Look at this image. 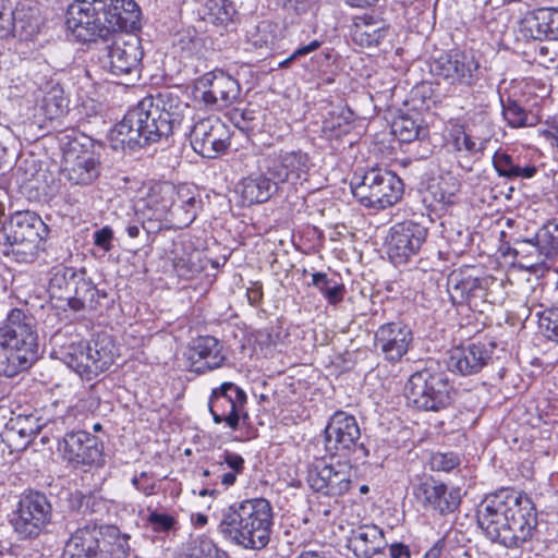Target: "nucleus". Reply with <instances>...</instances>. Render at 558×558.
Listing matches in <instances>:
<instances>
[{"label":"nucleus","instance_id":"72a5a7b5","mask_svg":"<svg viewBox=\"0 0 558 558\" xmlns=\"http://www.w3.org/2000/svg\"><path fill=\"white\" fill-rule=\"evenodd\" d=\"M76 284L74 286L69 307L74 312L95 311L100 304V298H106V293H100L86 270L82 268Z\"/></svg>","mask_w":558,"mask_h":558},{"label":"nucleus","instance_id":"338daca9","mask_svg":"<svg viewBox=\"0 0 558 558\" xmlns=\"http://www.w3.org/2000/svg\"><path fill=\"white\" fill-rule=\"evenodd\" d=\"M543 135L547 142L558 150V121H554L549 124L548 128L543 131Z\"/></svg>","mask_w":558,"mask_h":558},{"label":"nucleus","instance_id":"4c0bfd02","mask_svg":"<svg viewBox=\"0 0 558 558\" xmlns=\"http://www.w3.org/2000/svg\"><path fill=\"white\" fill-rule=\"evenodd\" d=\"M511 251L514 256L525 263L526 268H549L547 262L543 260V254H541V250L536 245L534 235L532 238H513Z\"/></svg>","mask_w":558,"mask_h":558},{"label":"nucleus","instance_id":"c03bdc74","mask_svg":"<svg viewBox=\"0 0 558 558\" xmlns=\"http://www.w3.org/2000/svg\"><path fill=\"white\" fill-rule=\"evenodd\" d=\"M312 284L316 287L330 304H338L342 301L345 287L335 278H329L324 272L312 275Z\"/></svg>","mask_w":558,"mask_h":558},{"label":"nucleus","instance_id":"f8f14e48","mask_svg":"<svg viewBox=\"0 0 558 558\" xmlns=\"http://www.w3.org/2000/svg\"><path fill=\"white\" fill-rule=\"evenodd\" d=\"M474 267L452 270L447 278V290L453 304H465L473 311L484 312L492 304L489 287L495 279L477 276Z\"/></svg>","mask_w":558,"mask_h":558},{"label":"nucleus","instance_id":"58836bf2","mask_svg":"<svg viewBox=\"0 0 558 558\" xmlns=\"http://www.w3.org/2000/svg\"><path fill=\"white\" fill-rule=\"evenodd\" d=\"M460 181L450 172L439 175L428 185L434 201L441 205H452L460 191Z\"/></svg>","mask_w":558,"mask_h":558},{"label":"nucleus","instance_id":"ddd939ff","mask_svg":"<svg viewBox=\"0 0 558 558\" xmlns=\"http://www.w3.org/2000/svg\"><path fill=\"white\" fill-rule=\"evenodd\" d=\"M92 138L75 137L68 142L64 151L61 173L74 185H89L100 174V162L95 157Z\"/></svg>","mask_w":558,"mask_h":558},{"label":"nucleus","instance_id":"393cba45","mask_svg":"<svg viewBox=\"0 0 558 558\" xmlns=\"http://www.w3.org/2000/svg\"><path fill=\"white\" fill-rule=\"evenodd\" d=\"M265 161L271 169L268 173L274 174L279 184L306 180L311 168L310 156L302 150L280 151L276 158Z\"/></svg>","mask_w":558,"mask_h":558},{"label":"nucleus","instance_id":"e433bc0d","mask_svg":"<svg viewBox=\"0 0 558 558\" xmlns=\"http://www.w3.org/2000/svg\"><path fill=\"white\" fill-rule=\"evenodd\" d=\"M44 241L31 239H4V254L21 264H32L43 250Z\"/></svg>","mask_w":558,"mask_h":558},{"label":"nucleus","instance_id":"f3484780","mask_svg":"<svg viewBox=\"0 0 558 558\" xmlns=\"http://www.w3.org/2000/svg\"><path fill=\"white\" fill-rule=\"evenodd\" d=\"M193 149L205 158H216L230 146V131L217 117L197 121L190 130Z\"/></svg>","mask_w":558,"mask_h":558},{"label":"nucleus","instance_id":"c9c22d12","mask_svg":"<svg viewBox=\"0 0 558 558\" xmlns=\"http://www.w3.org/2000/svg\"><path fill=\"white\" fill-rule=\"evenodd\" d=\"M68 109V100L64 97V90L58 83L49 82L43 89L38 110L41 111L48 120L57 119L63 116Z\"/></svg>","mask_w":558,"mask_h":558},{"label":"nucleus","instance_id":"cd10ccee","mask_svg":"<svg viewBox=\"0 0 558 558\" xmlns=\"http://www.w3.org/2000/svg\"><path fill=\"white\" fill-rule=\"evenodd\" d=\"M271 171L268 163L259 166L257 172L251 173L241 182V196L243 202L248 205L260 204L267 202L279 190V183Z\"/></svg>","mask_w":558,"mask_h":558},{"label":"nucleus","instance_id":"473e14b6","mask_svg":"<svg viewBox=\"0 0 558 558\" xmlns=\"http://www.w3.org/2000/svg\"><path fill=\"white\" fill-rule=\"evenodd\" d=\"M389 28L383 20L363 15L354 20L351 36L363 48L377 47L388 35Z\"/></svg>","mask_w":558,"mask_h":558},{"label":"nucleus","instance_id":"4468645a","mask_svg":"<svg viewBox=\"0 0 558 558\" xmlns=\"http://www.w3.org/2000/svg\"><path fill=\"white\" fill-rule=\"evenodd\" d=\"M306 480L314 492L337 500L351 489L352 465L349 461L316 460L310 465Z\"/></svg>","mask_w":558,"mask_h":558},{"label":"nucleus","instance_id":"49530a36","mask_svg":"<svg viewBox=\"0 0 558 558\" xmlns=\"http://www.w3.org/2000/svg\"><path fill=\"white\" fill-rule=\"evenodd\" d=\"M393 134L399 141L404 143H411L426 135V130L422 128L414 119L408 116H401L397 118L392 125Z\"/></svg>","mask_w":558,"mask_h":558},{"label":"nucleus","instance_id":"680f3d73","mask_svg":"<svg viewBox=\"0 0 558 558\" xmlns=\"http://www.w3.org/2000/svg\"><path fill=\"white\" fill-rule=\"evenodd\" d=\"M191 551L198 557L213 558L217 554L218 548L211 541L203 538L198 541V544Z\"/></svg>","mask_w":558,"mask_h":558},{"label":"nucleus","instance_id":"2eb2a0df","mask_svg":"<svg viewBox=\"0 0 558 558\" xmlns=\"http://www.w3.org/2000/svg\"><path fill=\"white\" fill-rule=\"evenodd\" d=\"M427 236V229L413 220L393 225L386 238L389 259L395 265L407 264L416 256Z\"/></svg>","mask_w":558,"mask_h":558},{"label":"nucleus","instance_id":"f257e3e1","mask_svg":"<svg viewBox=\"0 0 558 558\" xmlns=\"http://www.w3.org/2000/svg\"><path fill=\"white\" fill-rule=\"evenodd\" d=\"M141 10L134 0H75L68 9V27L83 41L106 39L117 32L140 29ZM140 37L119 35L100 58L101 68L113 76L137 73L143 59Z\"/></svg>","mask_w":558,"mask_h":558},{"label":"nucleus","instance_id":"0eeeda50","mask_svg":"<svg viewBox=\"0 0 558 558\" xmlns=\"http://www.w3.org/2000/svg\"><path fill=\"white\" fill-rule=\"evenodd\" d=\"M130 536L116 526L104 527L86 523L70 532L63 558H128Z\"/></svg>","mask_w":558,"mask_h":558},{"label":"nucleus","instance_id":"423d86ee","mask_svg":"<svg viewBox=\"0 0 558 558\" xmlns=\"http://www.w3.org/2000/svg\"><path fill=\"white\" fill-rule=\"evenodd\" d=\"M172 133L151 98L144 97L111 130L112 141L130 149L168 138Z\"/></svg>","mask_w":558,"mask_h":558},{"label":"nucleus","instance_id":"0e129e2a","mask_svg":"<svg viewBox=\"0 0 558 558\" xmlns=\"http://www.w3.org/2000/svg\"><path fill=\"white\" fill-rule=\"evenodd\" d=\"M223 461L233 472L238 474L241 473L244 469V459L238 453L225 452Z\"/></svg>","mask_w":558,"mask_h":558},{"label":"nucleus","instance_id":"8fccbe9b","mask_svg":"<svg viewBox=\"0 0 558 558\" xmlns=\"http://www.w3.org/2000/svg\"><path fill=\"white\" fill-rule=\"evenodd\" d=\"M199 254L182 253L175 254L173 258V268L179 277L191 278L198 274L203 266L199 264Z\"/></svg>","mask_w":558,"mask_h":558},{"label":"nucleus","instance_id":"774afa93","mask_svg":"<svg viewBox=\"0 0 558 558\" xmlns=\"http://www.w3.org/2000/svg\"><path fill=\"white\" fill-rule=\"evenodd\" d=\"M389 550L391 558H410V549L404 544H392Z\"/></svg>","mask_w":558,"mask_h":558},{"label":"nucleus","instance_id":"052dcab7","mask_svg":"<svg viewBox=\"0 0 558 558\" xmlns=\"http://www.w3.org/2000/svg\"><path fill=\"white\" fill-rule=\"evenodd\" d=\"M113 239V231L110 227L106 226L94 233V244L106 252L112 247L111 241Z\"/></svg>","mask_w":558,"mask_h":558},{"label":"nucleus","instance_id":"9d476101","mask_svg":"<svg viewBox=\"0 0 558 558\" xmlns=\"http://www.w3.org/2000/svg\"><path fill=\"white\" fill-rule=\"evenodd\" d=\"M52 506L47 496L31 490L22 495L11 524L20 539H35L51 523Z\"/></svg>","mask_w":558,"mask_h":558},{"label":"nucleus","instance_id":"9b49d317","mask_svg":"<svg viewBox=\"0 0 558 558\" xmlns=\"http://www.w3.org/2000/svg\"><path fill=\"white\" fill-rule=\"evenodd\" d=\"M361 429L356 418L343 411L336 412L325 428V448L331 456L355 461L366 458L368 450L359 442Z\"/></svg>","mask_w":558,"mask_h":558},{"label":"nucleus","instance_id":"7c9ffc66","mask_svg":"<svg viewBox=\"0 0 558 558\" xmlns=\"http://www.w3.org/2000/svg\"><path fill=\"white\" fill-rule=\"evenodd\" d=\"M48 423L49 420L39 416L37 411L20 413L7 423L4 437L10 446H13L19 437L21 442L17 446L25 448L44 427H47ZM14 446L16 447V444Z\"/></svg>","mask_w":558,"mask_h":558},{"label":"nucleus","instance_id":"5701e85b","mask_svg":"<svg viewBox=\"0 0 558 558\" xmlns=\"http://www.w3.org/2000/svg\"><path fill=\"white\" fill-rule=\"evenodd\" d=\"M166 206L171 207V219L179 228L189 227L202 208L199 194L189 185L165 184Z\"/></svg>","mask_w":558,"mask_h":558},{"label":"nucleus","instance_id":"4d7b16f0","mask_svg":"<svg viewBox=\"0 0 558 558\" xmlns=\"http://www.w3.org/2000/svg\"><path fill=\"white\" fill-rule=\"evenodd\" d=\"M507 16V11L501 8H494L492 3L487 1L478 17L483 24L490 31H494V24H497L500 20H505Z\"/></svg>","mask_w":558,"mask_h":558},{"label":"nucleus","instance_id":"79ce46f5","mask_svg":"<svg viewBox=\"0 0 558 558\" xmlns=\"http://www.w3.org/2000/svg\"><path fill=\"white\" fill-rule=\"evenodd\" d=\"M536 245L543 254V260L553 262L558 256V221L551 220L545 223L534 234Z\"/></svg>","mask_w":558,"mask_h":558},{"label":"nucleus","instance_id":"37998d69","mask_svg":"<svg viewBox=\"0 0 558 558\" xmlns=\"http://www.w3.org/2000/svg\"><path fill=\"white\" fill-rule=\"evenodd\" d=\"M502 116L511 128L532 126L536 123V117L527 112L517 100L511 97L500 96Z\"/></svg>","mask_w":558,"mask_h":558},{"label":"nucleus","instance_id":"b1692460","mask_svg":"<svg viewBox=\"0 0 558 558\" xmlns=\"http://www.w3.org/2000/svg\"><path fill=\"white\" fill-rule=\"evenodd\" d=\"M478 69V61L473 56L454 51L436 60L433 71L452 84L471 86L477 78Z\"/></svg>","mask_w":558,"mask_h":558},{"label":"nucleus","instance_id":"bf43d9fd","mask_svg":"<svg viewBox=\"0 0 558 558\" xmlns=\"http://www.w3.org/2000/svg\"><path fill=\"white\" fill-rule=\"evenodd\" d=\"M268 7L291 9L298 14L304 13L310 8V0H266Z\"/></svg>","mask_w":558,"mask_h":558},{"label":"nucleus","instance_id":"bb28decb","mask_svg":"<svg viewBox=\"0 0 558 558\" xmlns=\"http://www.w3.org/2000/svg\"><path fill=\"white\" fill-rule=\"evenodd\" d=\"M187 359L195 373L203 374L220 367L226 356L222 344L211 336H199L193 340L189 348Z\"/></svg>","mask_w":558,"mask_h":558},{"label":"nucleus","instance_id":"5fc2aeb1","mask_svg":"<svg viewBox=\"0 0 558 558\" xmlns=\"http://www.w3.org/2000/svg\"><path fill=\"white\" fill-rule=\"evenodd\" d=\"M165 184L149 196L148 204L154 208V218L156 220L168 219L171 214V207L166 206V196L163 195Z\"/></svg>","mask_w":558,"mask_h":558},{"label":"nucleus","instance_id":"f704fd0d","mask_svg":"<svg viewBox=\"0 0 558 558\" xmlns=\"http://www.w3.org/2000/svg\"><path fill=\"white\" fill-rule=\"evenodd\" d=\"M82 269L68 266H58L52 269L48 292L52 299L65 301L66 305L72 298L74 286Z\"/></svg>","mask_w":558,"mask_h":558},{"label":"nucleus","instance_id":"13d9d810","mask_svg":"<svg viewBox=\"0 0 558 558\" xmlns=\"http://www.w3.org/2000/svg\"><path fill=\"white\" fill-rule=\"evenodd\" d=\"M147 521L151 529L158 533L170 531L175 522L173 517L157 511H150Z\"/></svg>","mask_w":558,"mask_h":558},{"label":"nucleus","instance_id":"aec40b11","mask_svg":"<svg viewBox=\"0 0 558 558\" xmlns=\"http://www.w3.org/2000/svg\"><path fill=\"white\" fill-rule=\"evenodd\" d=\"M198 88H202V100L217 109H222L234 104L241 93L239 82L223 70L216 69L204 74L198 80Z\"/></svg>","mask_w":558,"mask_h":558},{"label":"nucleus","instance_id":"20e7f679","mask_svg":"<svg viewBox=\"0 0 558 558\" xmlns=\"http://www.w3.org/2000/svg\"><path fill=\"white\" fill-rule=\"evenodd\" d=\"M33 317L13 308L0 324V376L14 377L28 369L38 357Z\"/></svg>","mask_w":558,"mask_h":558},{"label":"nucleus","instance_id":"a211bd4d","mask_svg":"<svg viewBox=\"0 0 558 558\" xmlns=\"http://www.w3.org/2000/svg\"><path fill=\"white\" fill-rule=\"evenodd\" d=\"M414 496L424 509L440 515L454 512L461 504L459 487H449L433 476L423 478L415 486Z\"/></svg>","mask_w":558,"mask_h":558},{"label":"nucleus","instance_id":"69168bd1","mask_svg":"<svg viewBox=\"0 0 558 558\" xmlns=\"http://www.w3.org/2000/svg\"><path fill=\"white\" fill-rule=\"evenodd\" d=\"M246 295L248 302L252 305H257L263 299V288L258 282H254L250 288H247Z\"/></svg>","mask_w":558,"mask_h":558},{"label":"nucleus","instance_id":"a878e982","mask_svg":"<svg viewBox=\"0 0 558 558\" xmlns=\"http://www.w3.org/2000/svg\"><path fill=\"white\" fill-rule=\"evenodd\" d=\"M519 33L526 39L558 40V8H539L520 21Z\"/></svg>","mask_w":558,"mask_h":558},{"label":"nucleus","instance_id":"c85d7f7f","mask_svg":"<svg viewBox=\"0 0 558 558\" xmlns=\"http://www.w3.org/2000/svg\"><path fill=\"white\" fill-rule=\"evenodd\" d=\"M48 227L34 211H16L2 228L4 239H31L44 241L48 235Z\"/></svg>","mask_w":558,"mask_h":558},{"label":"nucleus","instance_id":"6e6552de","mask_svg":"<svg viewBox=\"0 0 558 558\" xmlns=\"http://www.w3.org/2000/svg\"><path fill=\"white\" fill-rule=\"evenodd\" d=\"M452 386L440 366L432 362L413 373L404 389L408 403L423 411L438 412L451 403Z\"/></svg>","mask_w":558,"mask_h":558},{"label":"nucleus","instance_id":"4be33fe9","mask_svg":"<svg viewBox=\"0 0 558 558\" xmlns=\"http://www.w3.org/2000/svg\"><path fill=\"white\" fill-rule=\"evenodd\" d=\"M413 341L411 328L402 322L383 324L375 331L374 347L384 359L397 363L408 353Z\"/></svg>","mask_w":558,"mask_h":558},{"label":"nucleus","instance_id":"412c9836","mask_svg":"<svg viewBox=\"0 0 558 558\" xmlns=\"http://www.w3.org/2000/svg\"><path fill=\"white\" fill-rule=\"evenodd\" d=\"M58 450L73 466L98 464L102 457V444L84 430L65 434Z\"/></svg>","mask_w":558,"mask_h":558},{"label":"nucleus","instance_id":"3c124183","mask_svg":"<svg viewBox=\"0 0 558 558\" xmlns=\"http://www.w3.org/2000/svg\"><path fill=\"white\" fill-rule=\"evenodd\" d=\"M11 36H15L14 9L7 0H0V39Z\"/></svg>","mask_w":558,"mask_h":558},{"label":"nucleus","instance_id":"a18cd8bd","mask_svg":"<svg viewBox=\"0 0 558 558\" xmlns=\"http://www.w3.org/2000/svg\"><path fill=\"white\" fill-rule=\"evenodd\" d=\"M207 19L218 25H228L236 15V9L230 0H208L206 3Z\"/></svg>","mask_w":558,"mask_h":558},{"label":"nucleus","instance_id":"7ed1b4c3","mask_svg":"<svg viewBox=\"0 0 558 558\" xmlns=\"http://www.w3.org/2000/svg\"><path fill=\"white\" fill-rule=\"evenodd\" d=\"M274 524L272 507L265 498L236 501L221 510L219 533L245 549L265 548Z\"/></svg>","mask_w":558,"mask_h":558},{"label":"nucleus","instance_id":"f03ea898","mask_svg":"<svg viewBox=\"0 0 558 558\" xmlns=\"http://www.w3.org/2000/svg\"><path fill=\"white\" fill-rule=\"evenodd\" d=\"M476 517L485 536L508 549L523 548L537 532L533 501L513 488L486 495L477 507Z\"/></svg>","mask_w":558,"mask_h":558},{"label":"nucleus","instance_id":"c756f323","mask_svg":"<svg viewBox=\"0 0 558 558\" xmlns=\"http://www.w3.org/2000/svg\"><path fill=\"white\" fill-rule=\"evenodd\" d=\"M385 547L384 531L375 524H365L353 529L348 541V548L356 558H373Z\"/></svg>","mask_w":558,"mask_h":558},{"label":"nucleus","instance_id":"2f4dec72","mask_svg":"<svg viewBox=\"0 0 558 558\" xmlns=\"http://www.w3.org/2000/svg\"><path fill=\"white\" fill-rule=\"evenodd\" d=\"M158 108L159 113L168 123L172 133H174L184 121L186 113L191 112L189 104L183 101L180 96L172 90H162L155 96H148Z\"/></svg>","mask_w":558,"mask_h":558},{"label":"nucleus","instance_id":"39448f33","mask_svg":"<svg viewBox=\"0 0 558 558\" xmlns=\"http://www.w3.org/2000/svg\"><path fill=\"white\" fill-rule=\"evenodd\" d=\"M51 341L53 354L85 380H93L109 369L116 359V345L108 335H98L90 341H63L56 333Z\"/></svg>","mask_w":558,"mask_h":558},{"label":"nucleus","instance_id":"6e6d98bb","mask_svg":"<svg viewBox=\"0 0 558 558\" xmlns=\"http://www.w3.org/2000/svg\"><path fill=\"white\" fill-rule=\"evenodd\" d=\"M545 44H539L536 48L538 62L546 68L554 65L558 60V40L547 39Z\"/></svg>","mask_w":558,"mask_h":558},{"label":"nucleus","instance_id":"864d4df0","mask_svg":"<svg viewBox=\"0 0 558 558\" xmlns=\"http://www.w3.org/2000/svg\"><path fill=\"white\" fill-rule=\"evenodd\" d=\"M459 462V457L454 452H436L430 457V468L437 472H450Z\"/></svg>","mask_w":558,"mask_h":558},{"label":"nucleus","instance_id":"a19ab883","mask_svg":"<svg viewBox=\"0 0 558 558\" xmlns=\"http://www.w3.org/2000/svg\"><path fill=\"white\" fill-rule=\"evenodd\" d=\"M493 165L496 171L500 177H506L508 179H517V178H525L530 179L534 177L537 169L535 166L526 165L521 166L517 162L512 156L502 153L496 151L493 156Z\"/></svg>","mask_w":558,"mask_h":558},{"label":"nucleus","instance_id":"de8ad7c7","mask_svg":"<svg viewBox=\"0 0 558 558\" xmlns=\"http://www.w3.org/2000/svg\"><path fill=\"white\" fill-rule=\"evenodd\" d=\"M452 137V145L456 150L472 155L483 151L488 143V138L474 136L471 132L462 129L456 130Z\"/></svg>","mask_w":558,"mask_h":558},{"label":"nucleus","instance_id":"dca6fc26","mask_svg":"<svg viewBox=\"0 0 558 558\" xmlns=\"http://www.w3.org/2000/svg\"><path fill=\"white\" fill-rule=\"evenodd\" d=\"M246 400L245 391L233 383H223L213 389L208 407L214 422H225L231 429L236 430L241 416L247 418V413L243 412Z\"/></svg>","mask_w":558,"mask_h":558},{"label":"nucleus","instance_id":"6ab92c4d","mask_svg":"<svg viewBox=\"0 0 558 558\" xmlns=\"http://www.w3.org/2000/svg\"><path fill=\"white\" fill-rule=\"evenodd\" d=\"M495 350L496 343L492 340L457 347L450 352L448 369L463 376L477 374L492 362Z\"/></svg>","mask_w":558,"mask_h":558},{"label":"nucleus","instance_id":"603ef678","mask_svg":"<svg viewBox=\"0 0 558 558\" xmlns=\"http://www.w3.org/2000/svg\"><path fill=\"white\" fill-rule=\"evenodd\" d=\"M352 120L353 112L351 110H342L338 116L332 112L330 118L325 121V126L340 136L350 132Z\"/></svg>","mask_w":558,"mask_h":558},{"label":"nucleus","instance_id":"e2e57ef3","mask_svg":"<svg viewBox=\"0 0 558 558\" xmlns=\"http://www.w3.org/2000/svg\"><path fill=\"white\" fill-rule=\"evenodd\" d=\"M319 46H320V43L318 40H313L308 45L298 48L289 58H287L284 61L280 62L279 65L287 66L292 60L313 52Z\"/></svg>","mask_w":558,"mask_h":558},{"label":"nucleus","instance_id":"ea45409f","mask_svg":"<svg viewBox=\"0 0 558 558\" xmlns=\"http://www.w3.org/2000/svg\"><path fill=\"white\" fill-rule=\"evenodd\" d=\"M15 36L21 39H31L39 33L40 20L38 10L20 3L14 9Z\"/></svg>","mask_w":558,"mask_h":558},{"label":"nucleus","instance_id":"09e8293b","mask_svg":"<svg viewBox=\"0 0 558 558\" xmlns=\"http://www.w3.org/2000/svg\"><path fill=\"white\" fill-rule=\"evenodd\" d=\"M536 317L541 333L558 343V307L551 306L538 311Z\"/></svg>","mask_w":558,"mask_h":558},{"label":"nucleus","instance_id":"1a4fd4ad","mask_svg":"<svg viewBox=\"0 0 558 558\" xmlns=\"http://www.w3.org/2000/svg\"><path fill=\"white\" fill-rule=\"evenodd\" d=\"M351 190L355 199L364 207L386 209L397 204L404 191L402 180L393 172L372 168L351 180Z\"/></svg>","mask_w":558,"mask_h":558}]
</instances>
